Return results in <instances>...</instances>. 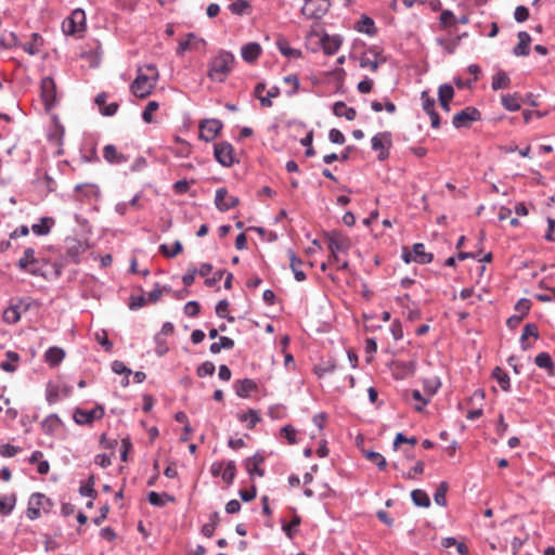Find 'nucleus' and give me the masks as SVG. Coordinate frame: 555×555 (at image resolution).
<instances>
[{
  "instance_id": "obj_1",
  "label": "nucleus",
  "mask_w": 555,
  "mask_h": 555,
  "mask_svg": "<svg viewBox=\"0 0 555 555\" xmlns=\"http://www.w3.org/2000/svg\"><path fill=\"white\" fill-rule=\"evenodd\" d=\"M234 62L232 53L221 51L209 63L208 76L218 82H222L231 70V65Z\"/></svg>"
},
{
  "instance_id": "obj_2",
  "label": "nucleus",
  "mask_w": 555,
  "mask_h": 555,
  "mask_svg": "<svg viewBox=\"0 0 555 555\" xmlns=\"http://www.w3.org/2000/svg\"><path fill=\"white\" fill-rule=\"evenodd\" d=\"M325 238L331 251V261H339V255L346 254L351 246L350 240L337 231L325 233Z\"/></svg>"
},
{
  "instance_id": "obj_3",
  "label": "nucleus",
  "mask_w": 555,
  "mask_h": 555,
  "mask_svg": "<svg viewBox=\"0 0 555 555\" xmlns=\"http://www.w3.org/2000/svg\"><path fill=\"white\" fill-rule=\"evenodd\" d=\"M156 82V77L147 76V74L142 72V68H139L138 75L131 83L130 89L133 95L143 99L152 93Z\"/></svg>"
},
{
  "instance_id": "obj_4",
  "label": "nucleus",
  "mask_w": 555,
  "mask_h": 555,
  "mask_svg": "<svg viewBox=\"0 0 555 555\" xmlns=\"http://www.w3.org/2000/svg\"><path fill=\"white\" fill-rule=\"evenodd\" d=\"M330 7L328 0H305L301 14L307 18L320 20L327 13Z\"/></svg>"
},
{
  "instance_id": "obj_5",
  "label": "nucleus",
  "mask_w": 555,
  "mask_h": 555,
  "mask_svg": "<svg viewBox=\"0 0 555 555\" xmlns=\"http://www.w3.org/2000/svg\"><path fill=\"white\" fill-rule=\"evenodd\" d=\"M372 150L378 152V160L389 157V150L392 146V135L389 131L378 132L371 139Z\"/></svg>"
},
{
  "instance_id": "obj_6",
  "label": "nucleus",
  "mask_w": 555,
  "mask_h": 555,
  "mask_svg": "<svg viewBox=\"0 0 555 555\" xmlns=\"http://www.w3.org/2000/svg\"><path fill=\"white\" fill-rule=\"evenodd\" d=\"M86 29V15L80 9L75 10L72 15L63 22V31L66 35H79Z\"/></svg>"
},
{
  "instance_id": "obj_7",
  "label": "nucleus",
  "mask_w": 555,
  "mask_h": 555,
  "mask_svg": "<svg viewBox=\"0 0 555 555\" xmlns=\"http://www.w3.org/2000/svg\"><path fill=\"white\" fill-rule=\"evenodd\" d=\"M481 113L474 106H467L453 116L452 125L454 128H468L472 122L480 120Z\"/></svg>"
},
{
  "instance_id": "obj_8",
  "label": "nucleus",
  "mask_w": 555,
  "mask_h": 555,
  "mask_svg": "<svg viewBox=\"0 0 555 555\" xmlns=\"http://www.w3.org/2000/svg\"><path fill=\"white\" fill-rule=\"evenodd\" d=\"M214 156L223 167H231L235 162L234 149L231 143L225 141L215 144Z\"/></svg>"
},
{
  "instance_id": "obj_9",
  "label": "nucleus",
  "mask_w": 555,
  "mask_h": 555,
  "mask_svg": "<svg viewBox=\"0 0 555 555\" xmlns=\"http://www.w3.org/2000/svg\"><path fill=\"white\" fill-rule=\"evenodd\" d=\"M73 391V386L66 384L48 383L46 388V398L49 404H54L62 398H67Z\"/></svg>"
},
{
  "instance_id": "obj_10",
  "label": "nucleus",
  "mask_w": 555,
  "mask_h": 555,
  "mask_svg": "<svg viewBox=\"0 0 555 555\" xmlns=\"http://www.w3.org/2000/svg\"><path fill=\"white\" fill-rule=\"evenodd\" d=\"M104 416V408L96 405L95 408L87 411L77 408L74 412V421L78 425H90L95 420H101Z\"/></svg>"
},
{
  "instance_id": "obj_11",
  "label": "nucleus",
  "mask_w": 555,
  "mask_h": 555,
  "mask_svg": "<svg viewBox=\"0 0 555 555\" xmlns=\"http://www.w3.org/2000/svg\"><path fill=\"white\" fill-rule=\"evenodd\" d=\"M41 96L47 109L56 105V85L51 77H44L41 80Z\"/></svg>"
},
{
  "instance_id": "obj_12",
  "label": "nucleus",
  "mask_w": 555,
  "mask_h": 555,
  "mask_svg": "<svg viewBox=\"0 0 555 555\" xmlns=\"http://www.w3.org/2000/svg\"><path fill=\"white\" fill-rule=\"evenodd\" d=\"M240 199L236 196L229 195L225 188H219L215 194V205L219 211H228L238 205Z\"/></svg>"
},
{
  "instance_id": "obj_13",
  "label": "nucleus",
  "mask_w": 555,
  "mask_h": 555,
  "mask_svg": "<svg viewBox=\"0 0 555 555\" xmlns=\"http://www.w3.org/2000/svg\"><path fill=\"white\" fill-rule=\"evenodd\" d=\"M222 122L218 119H206L199 124V139L205 142L212 141L222 129Z\"/></svg>"
},
{
  "instance_id": "obj_14",
  "label": "nucleus",
  "mask_w": 555,
  "mask_h": 555,
  "mask_svg": "<svg viewBox=\"0 0 555 555\" xmlns=\"http://www.w3.org/2000/svg\"><path fill=\"white\" fill-rule=\"evenodd\" d=\"M103 158L111 165H121L129 160V156L117 151L113 144H107L103 149Z\"/></svg>"
},
{
  "instance_id": "obj_15",
  "label": "nucleus",
  "mask_w": 555,
  "mask_h": 555,
  "mask_svg": "<svg viewBox=\"0 0 555 555\" xmlns=\"http://www.w3.org/2000/svg\"><path fill=\"white\" fill-rule=\"evenodd\" d=\"M258 389V385L254 379L250 378H244V379H237L234 383V390L237 397L246 399L249 397L251 391H255Z\"/></svg>"
},
{
  "instance_id": "obj_16",
  "label": "nucleus",
  "mask_w": 555,
  "mask_h": 555,
  "mask_svg": "<svg viewBox=\"0 0 555 555\" xmlns=\"http://www.w3.org/2000/svg\"><path fill=\"white\" fill-rule=\"evenodd\" d=\"M46 500L44 494L36 492L30 495L26 515L29 519L35 520L40 517V506Z\"/></svg>"
},
{
  "instance_id": "obj_17",
  "label": "nucleus",
  "mask_w": 555,
  "mask_h": 555,
  "mask_svg": "<svg viewBox=\"0 0 555 555\" xmlns=\"http://www.w3.org/2000/svg\"><path fill=\"white\" fill-rule=\"evenodd\" d=\"M343 43V39L339 35L330 36L325 34L321 38V46L325 54L333 55L335 54Z\"/></svg>"
},
{
  "instance_id": "obj_18",
  "label": "nucleus",
  "mask_w": 555,
  "mask_h": 555,
  "mask_svg": "<svg viewBox=\"0 0 555 555\" xmlns=\"http://www.w3.org/2000/svg\"><path fill=\"white\" fill-rule=\"evenodd\" d=\"M24 299H17L16 302H12L4 311H3V321L8 324H15L21 320V307L24 304Z\"/></svg>"
},
{
  "instance_id": "obj_19",
  "label": "nucleus",
  "mask_w": 555,
  "mask_h": 555,
  "mask_svg": "<svg viewBox=\"0 0 555 555\" xmlns=\"http://www.w3.org/2000/svg\"><path fill=\"white\" fill-rule=\"evenodd\" d=\"M264 457L258 453L253 455L251 457H247L245 460V467L249 476L253 478L255 475L258 477H262L264 475V470L260 468V464L263 463Z\"/></svg>"
},
{
  "instance_id": "obj_20",
  "label": "nucleus",
  "mask_w": 555,
  "mask_h": 555,
  "mask_svg": "<svg viewBox=\"0 0 555 555\" xmlns=\"http://www.w3.org/2000/svg\"><path fill=\"white\" fill-rule=\"evenodd\" d=\"M65 350L57 346L48 348L44 352V361L51 366L56 367L65 358Z\"/></svg>"
},
{
  "instance_id": "obj_21",
  "label": "nucleus",
  "mask_w": 555,
  "mask_h": 555,
  "mask_svg": "<svg viewBox=\"0 0 555 555\" xmlns=\"http://www.w3.org/2000/svg\"><path fill=\"white\" fill-rule=\"evenodd\" d=\"M261 53V47L257 42H249L242 47V59L248 63L255 62Z\"/></svg>"
},
{
  "instance_id": "obj_22",
  "label": "nucleus",
  "mask_w": 555,
  "mask_h": 555,
  "mask_svg": "<svg viewBox=\"0 0 555 555\" xmlns=\"http://www.w3.org/2000/svg\"><path fill=\"white\" fill-rule=\"evenodd\" d=\"M518 39L519 42L516 47L513 49V53L516 56H526L529 54V44L531 42V37L527 31H519L518 33Z\"/></svg>"
},
{
  "instance_id": "obj_23",
  "label": "nucleus",
  "mask_w": 555,
  "mask_h": 555,
  "mask_svg": "<svg viewBox=\"0 0 555 555\" xmlns=\"http://www.w3.org/2000/svg\"><path fill=\"white\" fill-rule=\"evenodd\" d=\"M412 251L414 261L417 263L427 264L434 260V255L425 251V245L423 243L413 244Z\"/></svg>"
},
{
  "instance_id": "obj_24",
  "label": "nucleus",
  "mask_w": 555,
  "mask_h": 555,
  "mask_svg": "<svg viewBox=\"0 0 555 555\" xmlns=\"http://www.w3.org/2000/svg\"><path fill=\"white\" fill-rule=\"evenodd\" d=\"M288 254V257H289V267L294 273V278L296 281L298 282H302L306 280V273L300 269V267L302 266V261L300 258H298L296 256V254L289 249L287 251Z\"/></svg>"
},
{
  "instance_id": "obj_25",
  "label": "nucleus",
  "mask_w": 555,
  "mask_h": 555,
  "mask_svg": "<svg viewBox=\"0 0 555 555\" xmlns=\"http://www.w3.org/2000/svg\"><path fill=\"white\" fill-rule=\"evenodd\" d=\"M333 114L337 117H345L347 120H353L357 117V111L349 107L343 101H337L333 105Z\"/></svg>"
},
{
  "instance_id": "obj_26",
  "label": "nucleus",
  "mask_w": 555,
  "mask_h": 555,
  "mask_svg": "<svg viewBox=\"0 0 555 555\" xmlns=\"http://www.w3.org/2000/svg\"><path fill=\"white\" fill-rule=\"evenodd\" d=\"M62 421L57 414L48 415L41 423V428L47 435H54L61 427Z\"/></svg>"
},
{
  "instance_id": "obj_27",
  "label": "nucleus",
  "mask_w": 555,
  "mask_h": 555,
  "mask_svg": "<svg viewBox=\"0 0 555 555\" xmlns=\"http://www.w3.org/2000/svg\"><path fill=\"white\" fill-rule=\"evenodd\" d=\"M30 38L31 40L23 43L22 48L29 55H36L40 52V48L43 44V39L37 33H33Z\"/></svg>"
},
{
  "instance_id": "obj_28",
  "label": "nucleus",
  "mask_w": 555,
  "mask_h": 555,
  "mask_svg": "<svg viewBox=\"0 0 555 555\" xmlns=\"http://www.w3.org/2000/svg\"><path fill=\"white\" fill-rule=\"evenodd\" d=\"M531 336L535 339L539 338V330L534 323H528L525 325L522 330V334L520 336V346L522 350H528L530 345L527 343V338Z\"/></svg>"
},
{
  "instance_id": "obj_29",
  "label": "nucleus",
  "mask_w": 555,
  "mask_h": 555,
  "mask_svg": "<svg viewBox=\"0 0 555 555\" xmlns=\"http://www.w3.org/2000/svg\"><path fill=\"white\" fill-rule=\"evenodd\" d=\"M237 420L242 423L246 422L248 429H254L255 426L261 421L258 411L255 409H248L246 413L237 414Z\"/></svg>"
},
{
  "instance_id": "obj_30",
  "label": "nucleus",
  "mask_w": 555,
  "mask_h": 555,
  "mask_svg": "<svg viewBox=\"0 0 555 555\" xmlns=\"http://www.w3.org/2000/svg\"><path fill=\"white\" fill-rule=\"evenodd\" d=\"M147 500L150 504L157 507H163L167 502H173L175 496L168 494L167 492L158 493L155 491H151L147 495Z\"/></svg>"
},
{
  "instance_id": "obj_31",
  "label": "nucleus",
  "mask_w": 555,
  "mask_h": 555,
  "mask_svg": "<svg viewBox=\"0 0 555 555\" xmlns=\"http://www.w3.org/2000/svg\"><path fill=\"white\" fill-rule=\"evenodd\" d=\"M54 220L51 217H42L38 223L33 224L31 231L36 235H47L50 233Z\"/></svg>"
},
{
  "instance_id": "obj_32",
  "label": "nucleus",
  "mask_w": 555,
  "mask_h": 555,
  "mask_svg": "<svg viewBox=\"0 0 555 555\" xmlns=\"http://www.w3.org/2000/svg\"><path fill=\"white\" fill-rule=\"evenodd\" d=\"M492 377L498 382L503 391L507 392L511 390V378L500 366L493 369Z\"/></svg>"
},
{
  "instance_id": "obj_33",
  "label": "nucleus",
  "mask_w": 555,
  "mask_h": 555,
  "mask_svg": "<svg viewBox=\"0 0 555 555\" xmlns=\"http://www.w3.org/2000/svg\"><path fill=\"white\" fill-rule=\"evenodd\" d=\"M356 29L359 33L366 34L369 36H374L377 31L374 21L366 15H363L361 20L357 23Z\"/></svg>"
},
{
  "instance_id": "obj_34",
  "label": "nucleus",
  "mask_w": 555,
  "mask_h": 555,
  "mask_svg": "<svg viewBox=\"0 0 555 555\" xmlns=\"http://www.w3.org/2000/svg\"><path fill=\"white\" fill-rule=\"evenodd\" d=\"M501 104L508 112H517L520 109L519 95L517 93L504 94L501 98Z\"/></svg>"
},
{
  "instance_id": "obj_35",
  "label": "nucleus",
  "mask_w": 555,
  "mask_h": 555,
  "mask_svg": "<svg viewBox=\"0 0 555 555\" xmlns=\"http://www.w3.org/2000/svg\"><path fill=\"white\" fill-rule=\"evenodd\" d=\"M235 343L232 338L228 336H220L219 340L216 343H212L209 347V351L212 354H217L221 351V349H232L234 347Z\"/></svg>"
},
{
  "instance_id": "obj_36",
  "label": "nucleus",
  "mask_w": 555,
  "mask_h": 555,
  "mask_svg": "<svg viewBox=\"0 0 555 555\" xmlns=\"http://www.w3.org/2000/svg\"><path fill=\"white\" fill-rule=\"evenodd\" d=\"M7 359L2 361L1 369L4 372L13 373L17 370V362L20 361V356L17 352L8 351L5 353Z\"/></svg>"
},
{
  "instance_id": "obj_37",
  "label": "nucleus",
  "mask_w": 555,
  "mask_h": 555,
  "mask_svg": "<svg viewBox=\"0 0 555 555\" xmlns=\"http://www.w3.org/2000/svg\"><path fill=\"white\" fill-rule=\"evenodd\" d=\"M16 504V495H1L0 496V514L8 516L12 513Z\"/></svg>"
},
{
  "instance_id": "obj_38",
  "label": "nucleus",
  "mask_w": 555,
  "mask_h": 555,
  "mask_svg": "<svg viewBox=\"0 0 555 555\" xmlns=\"http://www.w3.org/2000/svg\"><path fill=\"white\" fill-rule=\"evenodd\" d=\"M39 260L35 257V249L28 247L24 250L23 257L18 260L17 267L21 270H26L30 264H37Z\"/></svg>"
},
{
  "instance_id": "obj_39",
  "label": "nucleus",
  "mask_w": 555,
  "mask_h": 555,
  "mask_svg": "<svg viewBox=\"0 0 555 555\" xmlns=\"http://www.w3.org/2000/svg\"><path fill=\"white\" fill-rule=\"evenodd\" d=\"M219 521H220L219 513L218 512L211 513L209 515V522L205 524L201 529L202 534L205 535L206 538H211L214 535L216 527L219 525Z\"/></svg>"
},
{
  "instance_id": "obj_40",
  "label": "nucleus",
  "mask_w": 555,
  "mask_h": 555,
  "mask_svg": "<svg viewBox=\"0 0 555 555\" xmlns=\"http://www.w3.org/2000/svg\"><path fill=\"white\" fill-rule=\"evenodd\" d=\"M411 499L414 505L418 507H429L430 506V499L428 494L421 489H415L411 492Z\"/></svg>"
},
{
  "instance_id": "obj_41",
  "label": "nucleus",
  "mask_w": 555,
  "mask_h": 555,
  "mask_svg": "<svg viewBox=\"0 0 555 555\" xmlns=\"http://www.w3.org/2000/svg\"><path fill=\"white\" fill-rule=\"evenodd\" d=\"M509 82H511V79L507 76V74L503 70H500L499 73H496L493 76L491 87L494 91H496V90L508 87Z\"/></svg>"
},
{
  "instance_id": "obj_42",
  "label": "nucleus",
  "mask_w": 555,
  "mask_h": 555,
  "mask_svg": "<svg viewBox=\"0 0 555 555\" xmlns=\"http://www.w3.org/2000/svg\"><path fill=\"white\" fill-rule=\"evenodd\" d=\"M228 9L233 14L245 15L249 13L250 4L248 3L247 0H235L234 2L229 4Z\"/></svg>"
},
{
  "instance_id": "obj_43",
  "label": "nucleus",
  "mask_w": 555,
  "mask_h": 555,
  "mask_svg": "<svg viewBox=\"0 0 555 555\" xmlns=\"http://www.w3.org/2000/svg\"><path fill=\"white\" fill-rule=\"evenodd\" d=\"M534 363L540 369H545L547 371H552L554 369V362L550 353L547 352H540L535 359Z\"/></svg>"
},
{
  "instance_id": "obj_44",
  "label": "nucleus",
  "mask_w": 555,
  "mask_h": 555,
  "mask_svg": "<svg viewBox=\"0 0 555 555\" xmlns=\"http://www.w3.org/2000/svg\"><path fill=\"white\" fill-rule=\"evenodd\" d=\"M449 489V485L447 481H441L434 494V501L439 506H446L447 505V499L446 494Z\"/></svg>"
},
{
  "instance_id": "obj_45",
  "label": "nucleus",
  "mask_w": 555,
  "mask_h": 555,
  "mask_svg": "<svg viewBox=\"0 0 555 555\" xmlns=\"http://www.w3.org/2000/svg\"><path fill=\"white\" fill-rule=\"evenodd\" d=\"M436 42L438 46L444 49V51L449 54L454 53L455 49L459 46L460 37L452 38V39H444L441 37L436 38Z\"/></svg>"
},
{
  "instance_id": "obj_46",
  "label": "nucleus",
  "mask_w": 555,
  "mask_h": 555,
  "mask_svg": "<svg viewBox=\"0 0 555 555\" xmlns=\"http://www.w3.org/2000/svg\"><path fill=\"white\" fill-rule=\"evenodd\" d=\"M278 48L284 56L298 57L300 55V51L291 48L288 42L285 39L278 40Z\"/></svg>"
},
{
  "instance_id": "obj_47",
  "label": "nucleus",
  "mask_w": 555,
  "mask_h": 555,
  "mask_svg": "<svg viewBox=\"0 0 555 555\" xmlns=\"http://www.w3.org/2000/svg\"><path fill=\"white\" fill-rule=\"evenodd\" d=\"M236 475V464L234 461H228L225 464V468L221 475L222 479L231 485L235 478Z\"/></svg>"
},
{
  "instance_id": "obj_48",
  "label": "nucleus",
  "mask_w": 555,
  "mask_h": 555,
  "mask_svg": "<svg viewBox=\"0 0 555 555\" xmlns=\"http://www.w3.org/2000/svg\"><path fill=\"white\" fill-rule=\"evenodd\" d=\"M94 476H90L88 481L85 485H81L79 488V493L82 496H88L94 499L96 495V492L94 490Z\"/></svg>"
},
{
  "instance_id": "obj_49",
  "label": "nucleus",
  "mask_w": 555,
  "mask_h": 555,
  "mask_svg": "<svg viewBox=\"0 0 555 555\" xmlns=\"http://www.w3.org/2000/svg\"><path fill=\"white\" fill-rule=\"evenodd\" d=\"M365 457L374 463L380 470L385 469L387 466L386 459L378 452L367 451L365 452Z\"/></svg>"
},
{
  "instance_id": "obj_50",
  "label": "nucleus",
  "mask_w": 555,
  "mask_h": 555,
  "mask_svg": "<svg viewBox=\"0 0 555 555\" xmlns=\"http://www.w3.org/2000/svg\"><path fill=\"white\" fill-rule=\"evenodd\" d=\"M454 96V89L449 83H443L438 89V100L451 102Z\"/></svg>"
},
{
  "instance_id": "obj_51",
  "label": "nucleus",
  "mask_w": 555,
  "mask_h": 555,
  "mask_svg": "<svg viewBox=\"0 0 555 555\" xmlns=\"http://www.w3.org/2000/svg\"><path fill=\"white\" fill-rule=\"evenodd\" d=\"M159 107V104L158 102L156 101H150L143 113H142V119L146 122V124H150L153 121V113L156 112Z\"/></svg>"
},
{
  "instance_id": "obj_52",
  "label": "nucleus",
  "mask_w": 555,
  "mask_h": 555,
  "mask_svg": "<svg viewBox=\"0 0 555 555\" xmlns=\"http://www.w3.org/2000/svg\"><path fill=\"white\" fill-rule=\"evenodd\" d=\"M159 250L165 256H167L169 258H172V257L177 256L179 253L182 251V244H181L180 241H176L175 244H173V247L170 248V249L168 248L167 244H162L159 246Z\"/></svg>"
},
{
  "instance_id": "obj_53",
  "label": "nucleus",
  "mask_w": 555,
  "mask_h": 555,
  "mask_svg": "<svg viewBox=\"0 0 555 555\" xmlns=\"http://www.w3.org/2000/svg\"><path fill=\"white\" fill-rule=\"evenodd\" d=\"M440 385H441V383H440L439 378H437V377L425 379L424 380V390L428 396H434L438 391Z\"/></svg>"
},
{
  "instance_id": "obj_54",
  "label": "nucleus",
  "mask_w": 555,
  "mask_h": 555,
  "mask_svg": "<svg viewBox=\"0 0 555 555\" xmlns=\"http://www.w3.org/2000/svg\"><path fill=\"white\" fill-rule=\"evenodd\" d=\"M216 366L211 361H205L201 365H198L196 373L199 377H205L208 375H212L215 373Z\"/></svg>"
},
{
  "instance_id": "obj_55",
  "label": "nucleus",
  "mask_w": 555,
  "mask_h": 555,
  "mask_svg": "<svg viewBox=\"0 0 555 555\" xmlns=\"http://www.w3.org/2000/svg\"><path fill=\"white\" fill-rule=\"evenodd\" d=\"M421 100H422V106H423V109L426 112V113H429L431 111L435 109V104H436V101L434 98H431L429 95V93L427 91H423L422 94H421Z\"/></svg>"
},
{
  "instance_id": "obj_56",
  "label": "nucleus",
  "mask_w": 555,
  "mask_h": 555,
  "mask_svg": "<svg viewBox=\"0 0 555 555\" xmlns=\"http://www.w3.org/2000/svg\"><path fill=\"white\" fill-rule=\"evenodd\" d=\"M163 291L169 292L170 287L164 286V288H160L159 283H156L154 289L147 294V300L153 304L157 302L163 295Z\"/></svg>"
},
{
  "instance_id": "obj_57",
  "label": "nucleus",
  "mask_w": 555,
  "mask_h": 555,
  "mask_svg": "<svg viewBox=\"0 0 555 555\" xmlns=\"http://www.w3.org/2000/svg\"><path fill=\"white\" fill-rule=\"evenodd\" d=\"M20 452H21L20 447H16V446H13L10 443H4L0 447V455L2 457H13L14 455H16Z\"/></svg>"
},
{
  "instance_id": "obj_58",
  "label": "nucleus",
  "mask_w": 555,
  "mask_h": 555,
  "mask_svg": "<svg viewBox=\"0 0 555 555\" xmlns=\"http://www.w3.org/2000/svg\"><path fill=\"white\" fill-rule=\"evenodd\" d=\"M531 308V301L527 298L519 299L515 305V310L519 312V315H527Z\"/></svg>"
},
{
  "instance_id": "obj_59",
  "label": "nucleus",
  "mask_w": 555,
  "mask_h": 555,
  "mask_svg": "<svg viewBox=\"0 0 555 555\" xmlns=\"http://www.w3.org/2000/svg\"><path fill=\"white\" fill-rule=\"evenodd\" d=\"M112 371L117 375H130L132 374V371L126 366V364L122 361L115 360L111 364Z\"/></svg>"
},
{
  "instance_id": "obj_60",
  "label": "nucleus",
  "mask_w": 555,
  "mask_h": 555,
  "mask_svg": "<svg viewBox=\"0 0 555 555\" xmlns=\"http://www.w3.org/2000/svg\"><path fill=\"white\" fill-rule=\"evenodd\" d=\"M528 17H529V10L527 7H525V5L516 7V9L514 11V18L516 22L524 23L528 20Z\"/></svg>"
},
{
  "instance_id": "obj_61",
  "label": "nucleus",
  "mask_w": 555,
  "mask_h": 555,
  "mask_svg": "<svg viewBox=\"0 0 555 555\" xmlns=\"http://www.w3.org/2000/svg\"><path fill=\"white\" fill-rule=\"evenodd\" d=\"M183 310L188 317H196L199 313V304L195 300L188 301Z\"/></svg>"
},
{
  "instance_id": "obj_62",
  "label": "nucleus",
  "mask_w": 555,
  "mask_h": 555,
  "mask_svg": "<svg viewBox=\"0 0 555 555\" xmlns=\"http://www.w3.org/2000/svg\"><path fill=\"white\" fill-rule=\"evenodd\" d=\"M328 140L335 144H344L346 141V138L340 130L333 128L328 132Z\"/></svg>"
},
{
  "instance_id": "obj_63",
  "label": "nucleus",
  "mask_w": 555,
  "mask_h": 555,
  "mask_svg": "<svg viewBox=\"0 0 555 555\" xmlns=\"http://www.w3.org/2000/svg\"><path fill=\"white\" fill-rule=\"evenodd\" d=\"M281 435L286 438L291 444L296 442V429L292 425L282 427Z\"/></svg>"
},
{
  "instance_id": "obj_64",
  "label": "nucleus",
  "mask_w": 555,
  "mask_h": 555,
  "mask_svg": "<svg viewBox=\"0 0 555 555\" xmlns=\"http://www.w3.org/2000/svg\"><path fill=\"white\" fill-rule=\"evenodd\" d=\"M442 27L451 26L454 23V14L450 10H443L439 17Z\"/></svg>"
}]
</instances>
